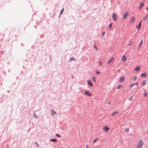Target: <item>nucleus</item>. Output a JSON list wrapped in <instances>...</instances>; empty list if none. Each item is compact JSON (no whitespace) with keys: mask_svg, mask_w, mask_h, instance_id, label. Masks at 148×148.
Listing matches in <instances>:
<instances>
[{"mask_svg":"<svg viewBox=\"0 0 148 148\" xmlns=\"http://www.w3.org/2000/svg\"><path fill=\"white\" fill-rule=\"evenodd\" d=\"M128 15H129L128 12H126L124 13V14L123 15V19H125L127 17V16Z\"/></svg>","mask_w":148,"mask_h":148,"instance_id":"obj_6","label":"nucleus"},{"mask_svg":"<svg viewBox=\"0 0 148 148\" xmlns=\"http://www.w3.org/2000/svg\"><path fill=\"white\" fill-rule=\"evenodd\" d=\"M141 25V22L140 21L139 24V25L136 26V27L138 30H139L140 29Z\"/></svg>","mask_w":148,"mask_h":148,"instance_id":"obj_12","label":"nucleus"},{"mask_svg":"<svg viewBox=\"0 0 148 148\" xmlns=\"http://www.w3.org/2000/svg\"><path fill=\"white\" fill-rule=\"evenodd\" d=\"M147 76V74L146 73H144L141 74V76L142 77H145Z\"/></svg>","mask_w":148,"mask_h":148,"instance_id":"obj_18","label":"nucleus"},{"mask_svg":"<svg viewBox=\"0 0 148 148\" xmlns=\"http://www.w3.org/2000/svg\"><path fill=\"white\" fill-rule=\"evenodd\" d=\"M125 79V77L124 76H122L120 77L119 79V82L122 83L124 82Z\"/></svg>","mask_w":148,"mask_h":148,"instance_id":"obj_4","label":"nucleus"},{"mask_svg":"<svg viewBox=\"0 0 148 148\" xmlns=\"http://www.w3.org/2000/svg\"><path fill=\"white\" fill-rule=\"evenodd\" d=\"M137 79V77L136 76H135L133 78V80L134 81H136Z\"/></svg>","mask_w":148,"mask_h":148,"instance_id":"obj_22","label":"nucleus"},{"mask_svg":"<svg viewBox=\"0 0 148 148\" xmlns=\"http://www.w3.org/2000/svg\"><path fill=\"white\" fill-rule=\"evenodd\" d=\"M146 148H148V147H146Z\"/></svg>","mask_w":148,"mask_h":148,"instance_id":"obj_42","label":"nucleus"},{"mask_svg":"<svg viewBox=\"0 0 148 148\" xmlns=\"http://www.w3.org/2000/svg\"><path fill=\"white\" fill-rule=\"evenodd\" d=\"M141 67L140 66H137L134 69V70L136 71H138L140 69Z\"/></svg>","mask_w":148,"mask_h":148,"instance_id":"obj_11","label":"nucleus"},{"mask_svg":"<svg viewBox=\"0 0 148 148\" xmlns=\"http://www.w3.org/2000/svg\"><path fill=\"white\" fill-rule=\"evenodd\" d=\"M99 139L98 138H97L95 139L93 141V143H95L99 140Z\"/></svg>","mask_w":148,"mask_h":148,"instance_id":"obj_23","label":"nucleus"},{"mask_svg":"<svg viewBox=\"0 0 148 148\" xmlns=\"http://www.w3.org/2000/svg\"><path fill=\"white\" fill-rule=\"evenodd\" d=\"M143 43V40H141L140 42L139 43V44L138 45V48H140V47H141V46L142 45Z\"/></svg>","mask_w":148,"mask_h":148,"instance_id":"obj_15","label":"nucleus"},{"mask_svg":"<svg viewBox=\"0 0 148 148\" xmlns=\"http://www.w3.org/2000/svg\"><path fill=\"white\" fill-rule=\"evenodd\" d=\"M112 23H110V25H109V27H110V29L111 27H112Z\"/></svg>","mask_w":148,"mask_h":148,"instance_id":"obj_29","label":"nucleus"},{"mask_svg":"<svg viewBox=\"0 0 148 148\" xmlns=\"http://www.w3.org/2000/svg\"><path fill=\"white\" fill-rule=\"evenodd\" d=\"M88 85H89L91 87H92L93 86L92 83L89 80H88Z\"/></svg>","mask_w":148,"mask_h":148,"instance_id":"obj_17","label":"nucleus"},{"mask_svg":"<svg viewBox=\"0 0 148 148\" xmlns=\"http://www.w3.org/2000/svg\"><path fill=\"white\" fill-rule=\"evenodd\" d=\"M96 73L97 74H99V73L98 71H97Z\"/></svg>","mask_w":148,"mask_h":148,"instance_id":"obj_38","label":"nucleus"},{"mask_svg":"<svg viewBox=\"0 0 148 148\" xmlns=\"http://www.w3.org/2000/svg\"><path fill=\"white\" fill-rule=\"evenodd\" d=\"M143 19L146 21H147L148 20V13L144 17Z\"/></svg>","mask_w":148,"mask_h":148,"instance_id":"obj_14","label":"nucleus"},{"mask_svg":"<svg viewBox=\"0 0 148 148\" xmlns=\"http://www.w3.org/2000/svg\"><path fill=\"white\" fill-rule=\"evenodd\" d=\"M94 47L95 48V49L97 50H98V49H97V46H96V45H95V46H94Z\"/></svg>","mask_w":148,"mask_h":148,"instance_id":"obj_30","label":"nucleus"},{"mask_svg":"<svg viewBox=\"0 0 148 148\" xmlns=\"http://www.w3.org/2000/svg\"><path fill=\"white\" fill-rule=\"evenodd\" d=\"M56 136L58 137H60V136L58 134H56Z\"/></svg>","mask_w":148,"mask_h":148,"instance_id":"obj_34","label":"nucleus"},{"mask_svg":"<svg viewBox=\"0 0 148 148\" xmlns=\"http://www.w3.org/2000/svg\"><path fill=\"white\" fill-rule=\"evenodd\" d=\"M135 16L132 17L130 20V22L132 23H134L135 22Z\"/></svg>","mask_w":148,"mask_h":148,"instance_id":"obj_7","label":"nucleus"},{"mask_svg":"<svg viewBox=\"0 0 148 148\" xmlns=\"http://www.w3.org/2000/svg\"><path fill=\"white\" fill-rule=\"evenodd\" d=\"M84 93L85 94V95H86L88 97L91 96V94L90 92H89L88 91H85L84 92Z\"/></svg>","mask_w":148,"mask_h":148,"instance_id":"obj_13","label":"nucleus"},{"mask_svg":"<svg viewBox=\"0 0 148 148\" xmlns=\"http://www.w3.org/2000/svg\"><path fill=\"white\" fill-rule=\"evenodd\" d=\"M146 10H148V7H147V8H146Z\"/></svg>","mask_w":148,"mask_h":148,"instance_id":"obj_40","label":"nucleus"},{"mask_svg":"<svg viewBox=\"0 0 148 148\" xmlns=\"http://www.w3.org/2000/svg\"><path fill=\"white\" fill-rule=\"evenodd\" d=\"M144 95V97H146L147 95V93L146 92H145Z\"/></svg>","mask_w":148,"mask_h":148,"instance_id":"obj_31","label":"nucleus"},{"mask_svg":"<svg viewBox=\"0 0 148 148\" xmlns=\"http://www.w3.org/2000/svg\"><path fill=\"white\" fill-rule=\"evenodd\" d=\"M135 85H136L137 86H138V82H136V83H134L133 84L130 85L129 86L130 88L131 89H132V87L133 86H134Z\"/></svg>","mask_w":148,"mask_h":148,"instance_id":"obj_5","label":"nucleus"},{"mask_svg":"<svg viewBox=\"0 0 148 148\" xmlns=\"http://www.w3.org/2000/svg\"><path fill=\"white\" fill-rule=\"evenodd\" d=\"M122 86L121 84L117 86V89H119L120 88H121L122 87Z\"/></svg>","mask_w":148,"mask_h":148,"instance_id":"obj_24","label":"nucleus"},{"mask_svg":"<svg viewBox=\"0 0 148 148\" xmlns=\"http://www.w3.org/2000/svg\"><path fill=\"white\" fill-rule=\"evenodd\" d=\"M132 42H130L129 43L128 45L129 46H130V45H132Z\"/></svg>","mask_w":148,"mask_h":148,"instance_id":"obj_28","label":"nucleus"},{"mask_svg":"<svg viewBox=\"0 0 148 148\" xmlns=\"http://www.w3.org/2000/svg\"><path fill=\"white\" fill-rule=\"evenodd\" d=\"M92 79L94 82H95V79L94 77L92 78Z\"/></svg>","mask_w":148,"mask_h":148,"instance_id":"obj_27","label":"nucleus"},{"mask_svg":"<svg viewBox=\"0 0 148 148\" xmlns=\"http://www.w3.org/2000/svg\"><path fill=\"white\" fill-rule=\"evenodd\" d=\"M121 60L124 62L126 61V57L125 55H123L121 58Z\"/></svg>","mask_w":148,"mask_h":148,"instance_id":"obj_8","label":"nucleus"},{"mask_svg":"<svg viewBox=\"0 0 148 148\" xmlns=\"http://www.w3.org/2000/svg\"><path fill=\"white\" fill-rule=\"evenodd\" d=\"M112 18L114 21H117V18L116 14L114 13H112Z\"/></svg>","mask_w":148,"mask_h":148,"instance_id":"obj_3","label":"nucleus"},{"mask_svg":"<svg viewBox=\"0 0 148 148\" xmlns=\"http://www.w3.org/2000/svg\"><path fill=\"white\" fill-rule=\"evenodd\" d=\"M144 3H143L142 2H141L140 4L139 7V9L141 10L142 9V8H143V6H144Z\"/></svg>","mask_w":148,"mask_h":148,"instance_id":"obj_9","label":"nucleus"},{"mask_svg":"<svg viewBox=\"0 0 148 148\" xmlns=\"http://www.w3.org/2000/svg\"><path fill=\"white\" fill-rule=\"evenodd\" d=\"M34 116H36V118H37V116L36 115H35V114H34Z\"/></svg>","mask_w":148,"mask_h":148,"instance_id":"obj_39","label":"nucleus"},{"mask_svg":"<svg viewBox=\"0 0 148 148\" xmlns=\"http://www.w3.org/2000/svg\"><path fill=\"white\" fill-rule=\"evenodd\" d=\"M125 131L126 132H128L129 131V129L128 128H127L125 129Z\"/></svg>","mask_w":148,"mask_h":148,"instance_id":"obj_25","label":"nucleus"},{"mask_svg":"<svg viewBox=\"0 0 148 148\" xmlns=\"http://www.w3.org/2000/svg\"><path fill=\"white\" fill-rule=\"evenodd\" d=\"M105 34V33L104 32H102V36H103Z\"/></svg>","mask_w":148,"mask_h":148,"instance_id":"obj_32","label":"nucleus"},{"mask_svg":"<svg viewBox=\"0 0 148 148\" xmlns=\"http://www.w3.org/2000/svg\"><path fill=\"white\" fill-rule=\"evenodd\" d=\"M99 64L100 66L102 65V63L100 61L99 62Z\"/></svg>","mask_w":148,"mask_h":148,"instance_id":"obj_33","label":"nucleus"},{"mask_svg":"<svg viewBox=\"0 0 148 148\" xmlns=\"http://www.w3.org/2000/svg\"><path fill=\"white\" fill-rule=\"evenodd\" d=\"M74 58H71V59H70V61H71V60H74Z\"/></svg>","mask_w":148,"mask_h":148,"instance_id":"obj_36","label":"nucleus"},{"mask_svg":"<svg viewBox=\"0 0 148 148\" xmlns=\"http://www.w3.org/2000/svg\"><path fill=\"white\" fill-rule=\"evenodd\" d=\"M51 112L52 114L53 115H54L55 114H56V113L55 112V110H51Z\"/></svg>","mask_w":148,"mask_h":148,"instance_id":"obj_20","label":"nucleus"},{"mask_svg":"<svg viewBox=\"0 0 148 148\" xmlns=\"http://www.w3.org/2000/svg\"><path fill=\"white\" fill-rule=\"evenodd\" d=\"M63 10H64V8L62 9V10L61 12L60 13V14H61L62 13Z\"/></svg>","mask_w":148,"mask_h":148,"instance_id":"obj_35","label":"nucleus"},{"mask_svg":"<svg viewBox=\"0 0 148 148\" xmlns=\"http://www.w3.org/2000/svg\"><path fill=\"white\" fill-rule=\"evenodd\" d=\"M114 59V58L112 56L109 60L107 64V65H110L111 63L112 62H113Z\"/></svg>","mask_w":148,"mask_h":148,"instance_id":"obj_2","label":"nucleus"},{"mask_svg":"<svg viewBox=\"0 0 148 148\" xmlns=\"http://www.w3.org/2000/svg\"><path fill=\"white\" fill-rule=\"evenodd\" d=\"M86 148H89L88 146V145H86Z\"/></svg>","mask_w":148,"mask_h":148,"instance_id":"obj_37","label":"nucleus"},{"mask_svg":"<svg viewBox=\"0 0 148 148\" xmlns=\"http://www.w3.org/2000/svg\"><path fill=\"white\" fill-rule=\"evenodd\" d=\"M146 84V81L145 80H143L142 82V85L143 86L145 85Z\"/></svg>","mask_w":148,"mask_h":148,"instance_id":"obj_19","label":"nucleus"},{"mask_svg":"<svg viewBox=\"0 0 148 148\" xmlns=\"http://www.w3.org/2000/svg\"><path fill=\"white\" fill-rule=\"evenodd\" d=\"M119 113V111H114L112 113V116H114L116 114Z\"/></svg>","mask_w":148,"mask_h":148,"instance_id":"obj_16","label":"nucleus"},{"mask_svg":"<svg viewBox=\"0 0 148 148\" xmlns=\"http://www.w3.org/2000/svg\"><path fill=\"white\" fill-rule=\"evenodd\" d=\"M35 143L36 144H37V145L38 146V144L37 143Z\"/></svg>","mask_w":148,"mask_h":148,"instance_id":"obj_41","label":"nucleus"},{"mask_svg":"<svg viewBox=\"0 0 148 148\" xmlns=\"http://www.w3.org/2000/svg\"><path fill=\"white\" fill-rule=\"evenodd\" d=\"M143 143V142L142 140H140L137 145L136 148H142Z\"/></svg>","mask_w":148,"mask_h":148,"instance_id":"obj_1","label":"nucleus"},{"mask_svg":"<svg viewBox=\"0 0 148 148\" xmlns=\"http://www.w3.org/2000/svg\"><path fill=\"white\" fill-rule=\"evenodd\" d=\"M50 141L53 142H56L57 140L55 139H50Z\"/></svg>","mask_w":148,"mask_h":148,"instance_id":"obj_21","label":"nucleus"},{"mask_svg":"<svg viewBox=\"0 0 148 148\" xmlns=\"http://www.w3.org/2000/svg\"><path fill=\"white\" fill-rule=\"evenodd\" d=\"M103 129L106 132H107L110 130V128L107 126H104Z\"/></svg>","mask_w":148,"mask_h":148,"instance_id":"obj_10","label":"nucleus"},{"mask_svg":"<svg viewBox=\"0 0 148 148\" xmlns=\"http://www.w3.org/2000/svg\"><path fill=\"white\" fill-rule=\"evenodd\" d=\"M133 96L131 97L129 99V100L130 101H132V100Z\"/></svg>","mask_w":148,"mask_h":148,"instance_id":"obj_26","label":"nucleus"}]
</instances>
